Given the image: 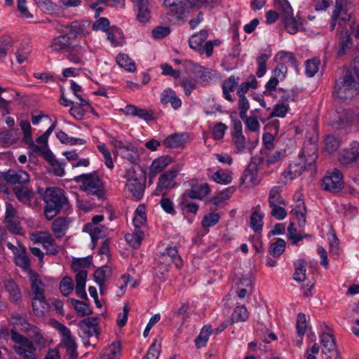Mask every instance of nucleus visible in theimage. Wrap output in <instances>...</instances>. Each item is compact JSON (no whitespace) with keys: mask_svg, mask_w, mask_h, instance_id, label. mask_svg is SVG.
Returning <instances> with one entry per match:
<instances>
[{"mask_svg":"<svg viewBox=\"0 0 359 359\" xmlns=\"http://www.w3.org/2000/svg\"><path fill=\"white\" fill-rule=\"evenodd\" d=\"M31 290L33 294L32 298H42L45 297L43 283L40 280L37 274H33L30 277Z\"/></svg>","mask_w":359,"mask_h":359,"instance_id":"c85d7f7f","label":"nucleus"},{"mask_svg":"<svg viewBox=\"0 0 359 359\" xmlns=\"http://www.w3.org/2000/svg\"><path fill=\"white\" fill-rule=\"evenodd\" d=\"M261 155V162L271 165L280 161L284 156V152L283 151L262 150Z\"/></svg>","mask_w":359,"mask_h":359,"instance_id":"393cba45","label":"nucleus"},{"mask_svg":"<svg viewBox=\"0 0 359 359\" xmlns=\"http://www.w3.org/2000/svg\"><path fill=\"white\" fill-rule=\"evenodd\" d=\"M43 200L46 203L44 214L48 220L53 219L67 202L62 189L50 187L46 189Z\"/></svg>","mask_w":359,"mask_h":359,"instance_id":"20e7f679","label":"nucleus"},{"mask_svg":"<svg viewBox=\"0 0 359 359\" xmlns=\"http://www.w3.org/2000/svg\"><path fill=\"white\" fill-rule=\"evenodd\" d=\"M271 57V53H262L259 55L257 59L258 69L257 71V76L262 77L266 72V63Z\"/></svg>","mask_w":359,"mask_h":359,"instance_id":"603ef678","label":"nucleus"},{"mask_svg":"<svg viewBox=\"0 0 359 359\" xmlns=\"http://www.w3.org/2000/svg\"><path fill=\"white\" fill-rule=\"evenodd\" d=\"M32 308L34 314L38 317H41L48 311L49 304L46 301L45 297L32 298Z\"/></svg>","mask_w":359,"mask_h":359,"instance_id":"7c9ffc66","label":"nucleus"},{"mask_svg":"<svg viewBox=\"0 0 359 359\" xmlns=\"http://www.w3.org/2000/svg\"><path fill=\"white\" fill-rule=\"evenodd\" d=\"M91 262L92 259L89 257L74 259L72 264V269L74 271H86L85 269L90 266Z\"/></svg>","mask_w":359,"mask_h":359,"instance_id":"79ce46f5","label":"nucleus"},{"mask_svg":"<svg viewBox=\"0 0 359 359\" xmlns=\"http://www.w3.org/2000/svg\"><path fill=\"white\" fill-rule=\"evenodd\" d=\"M294 279L297 282H302L306 279L305 262L302 259L299 261L298 266L295 268Z\"/></svg>","mask_w":359,"mask_h":359,"instance_id":"680f3d73","label":"nucleus"},{"mask_svg":"<svg viewBox=\"0 0 359 359\" xmlns=\"http://www.w3.org/2000/svg\"><path fill=\"white\" fill-rule=\"evenodd\" d=\"M57 330L62 335V344L66 348V351L70 359H76L78 357L76 352L77 346L70 330L61 323H59Z\"/></svg>","mask_w":359,"mask_h":359,"instance_id":"f8f14e48","label":"nucleus"},{"mask_svg":"<svg viewBox=\"0 0 359 359\" xmlns=\"http://www.w3.org/2000/svg\"><path fill=\"white\" fill-rule=\"evenodd\" d=\"M74 290V283L69 276L64 277L60 283V290L63 296H68Z\"/></svg>","mask_w":359,"mask_h":359,"instance_id":"864d4df0","label":"nucleus"},{"mask_svg":"<svg viewBox=\"0 0 359 359\" xmlns=\"http://www.w3.org/2000/svg\"><path fill=\"white\" fill-rule=\"evenodd\" d=\"M191 67V72L198 79L199 83L203 86L209 84L217 76V72L212 69H206L198 64L191 61L189 62Z\"/></svg>","mask_w":359,"mask_h":359,"instance_id":"ddd939ff","label":"nucleus"},{"mask_svg":"<svg viewBox=\"0 0 359 359\" xmlns=\"http://www.w3.org/2000/svg\"><path fill=\"white\" fill-rule=\"evenodd\" d=\"M13 192L17 198L24 203L29 202L34 195L32 191L22 187H15L13 188Z\"/></svg>","mask_w":359,"mask_h":359,"instance_id":"58836bf2","label":"nucleus"},{"mask_svg":"<svg viewBox=\"0 0 359 359\" xmlns=\"http://www.w3.org/2000/svg\"><path fill=\"white\" fill-rule=\"evenodd\" d=\"M248 318V313L246 307L240 306L236 307L231 315V319L236 322H244Z\"/></svg>","mask_w":359,"mask_h":359,"instance_id":"5fc2aeb1","label":"nucleus"},{"mask_svg":"<svg viewBox=\"0 0 359 359\" xmlns=\"http://www.w3.org/2000/svg\"><path fill=\"white\" fill-rule=\"evenodd\" d=\"M117 64L128 72H133L136 69L134 61L124 53H119L116 57Z\"/></svg>","mask_w":359,"mask_h":359,"instance_id":"2f4dec72","label":"nucleus"},{"mask_svg":"<svg viewBox=\"0 0 359 359\" xmlns=\"http://www.w3.org/2000/svg\"><path fill=\"white\" fill-rule=\"evenodd\" d=\"M359 86V70L355 68L347 69L344 76L336 80L334 96L340 100L351 99L358 94Z\"/></svg>","mask_w":359,"mask_h":359,"instance_id":"f03ea898","label":"nucleus"},{"mask_svg":"<svg viewBox=\"0 0 359 359\" xmlns=\"http://www.w3.org/2000/svg\"><path fill=\"white\" fill-rule=\"evenodd\" d=\"M15 264L20 267L27 269L30 267L29 259L27 255L25 248L15 255Z\"/></svg>","mask_w":359,"mask_h":359,"instance_id":"de8ad7c7","label":"nucleus"},{"mask_svg":"<svg viewBox=\"0 0 359 359\" xmlns=\"http://www.w3.org/2000/svg\"><path fill=\"white\" fill-rule=\"evenodd\" d=\"M212 330L210 326H204L195 339L196 346L198 348L204 347L209 339Z\"/></svg>","mask_w":359,"mask_h":359,"instance_id":"ea45409f","label":"nucleus"},{"mask_svg":"<svg viewBox=\"0 0 359 359\" xmlns=\"http://www.w3.org/2000/svg\"><path fill=\"white\" fill-rule=\"evenodd\" d=\"M110 269L108 266L105 265L99 269H96L94 272V279L95 283L99 285L100 292H102L104 288L107 272L110 271Z\"/></svg>","mask_w":359,"mask_h":359,"instance_id":"f704fd0d","label":"nucleus"},{"mask_svg":"<svg viewBox=\"0 0 359 359\" xmlns=\"http://www.w3.org/2000/svg\"><path fill=\"white\" fill-rule=\"evenodd\" d=\"M282 204L271 203L269 205L271 209V215L278 220L285 219L287 216V212L284 207L281 206Z\"/></svg>","mask_w":359,"mask_h":359,"instance_id":"13d9d810","label":"nucleus"},{"mask_svg":"<svg viewBox=\"0 0 359 359\" xmlns=\"http://www.w3.org/2000/svg\"><path fill=\"white\" fill-rule=\"evenodd\" d=\"M8 184H26L29 182V175L24 170H8Z\"/></svg>","mask_w":359,"mask_h":359,"instance_id":"b1692460","label":"nucleus"},{"mask_svg":"<svg viewBox=\"0 0 359 359\" xmlns=\"http://www.w3.org/2000/svg\"><path fill=\"white\" fill-rule=\"evenodd\" d=\"M42 245L46 250V252L48 255H55L58 253V246L55 243L53 237L50 233L46 236L43 243H42Z\"/></svg>","mask_w":359,"mask_h":359,"instance_id":"49530a36","label":"nucleus"},{"mask_svg":"<svg viewBox=\"0 0 359 359\" xmlns=\"http://www.w3.org/2000/svg\"><path fill=\"white\" fill-rule=\"evenodd\" d=\"M161 102L164 105L170 103L174 109H178L182 106L181 100L177 97L175 91L170 88H167L162 92Z\"/></svg>","mask_w":359,"mask_h":359,"instance_id":"5701e85b","label":"nucleus"},{"mask_svg":"<svg viewBox=\"0 0 359 359\" xmlns=\"http://www.w3.org/2000/svg\"><path fill=\"white\" fill-rule=\"evenodd\" d=\"M219 220V215L217 213H209L205 215L202 221L201 225L204 228L215 225Z\"/></svg>","mask_w":359,"mask_h":359,"instance_id":"e2e57ef3","label":"nucleus"},{"mask_svg":"<svg viewBox=\"0 0 359 359\" xmlns=\"http://www.w3.org/2000/svg\"><path fill=\"white\" fill-rule=\"evenodd\" d=\"M309 150L311 152H308L306 150V147H304L302 152V155L306 158L305 163L308 165L309 168H306V166L303 165L299 166V165L297 164L290 165L288 174L291 175V179L299 176L304 170H307L309 168L311 169V166L315 163L318 158L316 144H310Z\"/></svg>","mask_w":359,"mask_h":359,"instance_id":"6e6552de","label":"nucleus"},{"mask_svg":"<svg viewBox=\"0 0 359 359\" xmlns=\"http://www.w3.org/2000/svg\"><path fill=\"white\" fill-rule=\"evenodd\" d=\"M320 341L323 346V354L327 355H334L339 353L337 350L335 341L332 334L329 333H323L320 336Z\"/></svg>","mask_w":359,"mask_h":359,"instance_id":"6ab92c4d","label":"nucleus"},{"mask_svg":"<svg viewBox=\"0 0 359 359\" xmlns=\"http://www.w3.org/2000/svg\"><path fill=\"white\" fill-rule=\"evenodd\" d=\"M306 315L302 313H299L297 315L296 328L299 336L302 337L304 335L306 330Z\"/></svg>","mask_w":359,"mask_h":359,"instance_id":"69168bd1","label":"nucleus"},{"mask_svg":"<svg viewBox=\"0 0 359 359\" xmlns=\"http://www.w3.org/2000/svg\"><path fill=\"white\" fill-rule=\"evenodd\" d=\"M275 7L280 12L283 22L288 33L294 34L297 30V23L293 17V10L287 0H276Z\"/></svg>","mask_w":359,"mask_h":359,"instance_id":"0eeeda50","label":"nucleus"},{"mask_svg":"<svg viewBox=\"0 0 359 359\" xmlns=\"http://www.w3.org/2000/svg\"><path fill=\"white\" fill-rule=\"evenodd\" d=\"M189 189H187L182 194L183 198L203 200L210 194V189L208 183L202 182L196 178L188 181Z\"/></svg>","mask_w":359,"mask_h":359,"instance_id":"1a4fd4ad","label":"nucleus"},{"mask_svg":"<svg viewBox=\"0 0 359 359\" xmlns=\"http://www.w3.org/2000/svg\"><path fill=\"white\" fill-rule=\"evenodd\" d=\"M146 222L147 217L144 206L142 205H139L135 212L133 224L134 226H142L146 224Z\"/></svg>","mask_w":359,"mask_h":359,"instance_id":"6e6d98bb","label":"nucleus"},{"mask_svg":"<svg viewBox=\"0 0 359 359\" xmlns=\"http://www.w3.org/2000/svg\"><path fill=\"white\" fill-rule=\"evenodd\" d=\"M234 191V187L226 188L222 191L219 192L217 196L212 197L210 202L215 205H219L223 201L229 199Z\"/></svg>","mask_w":359,"mask_h":359,"instance_id":"a19ab883","label":"nucleus"},{"mask_svg":"<svg viewBox=\"0 0 359 359\" xmlns=\"http://www.w3.org/2000/svg\"><path fill=\"white\" fill-rule=\"evenodd\" d=\"M289 111L288 105L285 104H277L273 107V111L270 114V117H281L283 118L286 116Z\"/></svg>","mask_w":359,"mask_h":359,"instance_id":"338daca9","label":"nucleus"},{"mask_svg":"<svg viewBox=\"0 0 359 359\" xmlns=\"http://www.w3.org/2000/svg\"><path fill=\"white\" fill-rule=\"evenodd\" d=\"M4 287L9 294L10 301L13 303H18L21 301L22 295L18 285L11 280H6L4 282Z\"/></svg>","mask_w":359,"mask_h":359,"instance_id":"bb28decb","label":"nucleus"},{"mask_svg":"<svg viewBox=\"0 0 359 359\" xmlns=\"http://www.w3.org/2000/svg\"><path fill=\"white\" fill-rule=\"evenodd\" d=\"M85 230L89 232L92 240L93 248H94L97 245V240L102 236L104 226L87 224L85 225Z\"/></svg>","mask_w":359,"mask_h":359,"instance_id":"72a5a7b5","label":"nucleus"},{"mask_svg":"<svg viewBox=\"0 0 359 359\" xmlns=\"http://www.w3.org/2000/svg\"><path fill=\"white\" fill-rule=\"evenodd\" d=\"M286 242L283 238H278L277 241L271 243L269 248V252L274 257L280 256L285 250Z\"/></svg>","mask_w":359,"mask_h":359,"instance_id":"4c0bfd02","label":"nucleus"},{"mask_svg":"<svg viewBox=\"0 0 359 359\" xmlns=\"http://www.w3.org/2000/svg\"><path fill=\"white\" fill-rule=\"evenodd\" d=\"M160 352L161 346L160 344H156V341H154L150 346L146 356H144L143 359H158Z\"/></svg>","mask_w":359,"mask_h":359,"instance_id":"774afa93","label":"nucleus"},{"mask_svg":"<svg viewBox=\"0 0 359 359\" xmlns=\"http://www.w3.org/2000/svg\"><path fill=\"white\" fill-rule=\"evenodd\" d=\"M297 205L295 208V212L299 226H304L306 223V208L304 202L302 199L297 201Z\"/></svg>","mask_w":359,"mask_h":359,"instance_id":"a18cd8bd","label":"nucleus"},{"mask_svg":"<svg viewBox=\"0 0 359 359\" xmlns=\"http://www.w3.org/2000/svg\"><path fill=\"white\" fill-rule=\"evenodd\" d=\"M257 165L253 162L250 163L241 177V184L248 183L249 185L252 186L258 184L259 180L257 177Z\"/></svg>","mask_w":359,"mask_h":359,"instance_id":"2eb2a0df","label":"nucleus"},{"mask_svg":"<svg viewBox=\"0 0 359 359\" xmlns=\"http://www.w3.org/2000/svg\"><path fill=\"white\" fill-rule=\"evenodd\" d=\"M71 219L66 217L56 218L52 224V231L57 238L63 237L69 226Z\"/></svg>","mask_w":359,"mask_h":359,"instance_id":"aec40b11","label":"nucleus"},{"mask_svg":"<svg viewBox=\"0 0 359 359\" xmlns=\"http://www.w3.org/2000/svg\"><path fill=\"white\" fill-rule=\"evenodd\" d=\"M49 48L52 52H67V58L74 64L83 65L85 48L81 44H72V39L68 34L55 36L50 42Z\"/></svg>","mask_w":359,"mask_h":359,"instance_id":"f257e3e1","label":"nucleus"},{"mask_svg":"<svg viewBox=\"0 0 359 359\" xmlns=\"http://www.w3.org/2000/svg\"><path fill=\"white\" fill-rule=\"evenodd\" d=\"M13 46L12 39L8 36H2L0 37V60L4 59L8 53V50Z\"/></svg>","mask_w":359,"mask_h":359,"instance_id":"8fccbe9b","label":"nucleus"},{"mask_svg":"<svg viewBox=\"0 0 359 359\" xmlns=\"http://www.w3.org/2000/svg\"><path fill=\"white\" fill-rule=\"evenodd\" d=\"M334 10H338L339 13L337 19L339 20V26L343 27L351 18V14L344 6L337 1Z\"/></svg>","mask_w":359,"mask_h":359,"instance_id":"c03bdc74","label":"nucleus"},{"mask_svg":"<svg viewBox=\"0 0 359 359\" xmlns=\"http://www.w3.org/2000/svg\"><path fill=\"white\" fill-rule=\"evenodd\" d=\"M111 143L115 151L123 159L133 165H137L140 162V154L137 147L130 142H123L117 138H113Z\"/></svg>","mask_w":359,"mask_h":359,"instance_id":"423d86ee","label":"nucleus"},{"mask_svg":"<svg viewBox=\"0 0 359 359\" xmlns=\"http://www.w3.org/2000/svg\"><path fill=\"white\" fill-rule=\"evenodd\" d=\"M80 328L88 337L94 335L98 336L99 332L97 328V318L88 317L81 320L79 323Z\"/></svg>","mask_w":359,"mask_h":359,"instance_id":"4be33fe9","label":"nucleus"},{"mask_svg":"<svg viewBox=\"0 0 359 359\" xmlns=\"http://www.w3.org/2000/svg\"><path fill=\"white\" fill-rule=\"evenodd\" d=\"M340 145V141L334 135H327L325 140V149L330 154L336 151Z\"/></svg>","mask_w":359,"mask_h":359,"instance_id":"3c124183","label":"nucleus"},{"mask_svg":"<svg viewBox=\"0 0 359 359\" xmlns=\"http://www.w3.org/2000/svg\"><path fill=\"white\" fill-rule=\"evenodd\" d=\"M18 129H11L0 133V142L6 144H12L17 139Z\"/></svg>","mask_w":359,"mask_h":359,"instance_id":"09e8293b","label":"nucleus"},{"mask_svg":"<svg viewBox=\"0 0 359 359\" xmlns=\"http://www.w3.org/2000/svg\"><path fill=\"white\" fill-rule=\"evenodd\" d=\"M171 162V158L168 156H162L153 161L150 172L156 175L164 170Z\"/></svg>","mask_w":359,"mask_h":359,"instance_id":"c756f323","label":"nucleus"},{"mask_svg":"<svg viewBox=\"0 0 359 359\" xmlns=\"http://www.w3.org/2000/svg\"><path fill=\"white\" fill-rule=\"evenodd\" d=\"M7 229L13 233L20 235L22 233L19 217L4 221Z\"/></svg>","mask_w":359,"mask_h":359,"instance_id":"0e129e2a","label":"nucleus"},{"mask_svg":"<svg viewBox=\"0 0 359 359\" xmlns=\"http://www.w3.org/2000/svg\"><path fill=\"white\" fill-rule=\"evenodd\" d=\"M15 353L23 359H36L35 351L36 348L32 341L24 346H14Z\"/></svg>","mask_w":359,"mask_h":359,"instance_id":"a878e982","label":"nucleus"},{"mask_svg":"<svg viewBox=\"0 0 359 359\" xmlns=\"http://www.w3.org/2000/svg\"><path fill=\"white\" fill-rule=\"evenodd\" d=\"M320 60L316 58L308 60L306 62L305 73L309 77L313 76L318 71Z\"/></svg>","mask_w":359,"mask_h":359,"instance_id":"bf43d9fd","label":"nucleus"},{"mask_svg":"<svg viewBox=\"0 0 359 359\" xmlns=\"http://www.w3.org/2000/svg\"><path fill=\"white\" fill-rule=\"evenodd\" d=\"M263 226V215L258 211H255L250 217V227L255 233H260Z\"/></svg>","mask_w":359,"mask_h":359,"instance_id":"37998d69","label":"nucleus"},{"mask_svg":"<svg viewBox=\"0 0 359 359\" xmlns=\"http://www.w3.org/2000/svg\"><path fill=\"white\" fill-rule=\"evenodd\" d=\"M359 158V142H354L349 149H344L339 155V162L347 165L355 161Z\"/></svg>","mask_w":359,"mask_h":359,"instance_id":"a211bd4d","label":"nucleus"},{"mask_svg":"<svg viewBox=\"0 0 359 359\" xmlns=\"http://www.w3.org/2000/svg\"><path fill=\"white\" fill-rule=\"evenodd\" d=\"M124 177L126 179V191L135 201H140L145 190L146 172L143 169L137 172L134 168H130L126 170Z\"/></svg>","mask_w":359,"mask_h":359,"instance_id":"7ed1b4c3","label":"nucleus"},{"mask_svg":"<svg viewBox=\"0 0 359 359\" xmlns=\"http://www.w3.org/2000/svg\"><path fill=\"white\" fill-rule=\"evenodd\" d=\"M164 5L170 8V15L182 19L194 6L191 0H165Z\"/></svg>","mask_w":359,"mask_h":359,"instance_id":"9d476101","label":"nucleus"},{"mask_svg":"<svg viewBox=\"0 0 359 359\" xmlns=\"http://www.w3.org/2000/svg\"><path fill=\"white\" fill-rule=\"evenodd\" d=\"M208 36V32L207 30H201L197 34L191 36L189 40V47L200 53H204V45L203 43L206 41Z\"/></svg>","mask_w":359,"mask_h":359,"instance_id":"412c9836","label":"nucleus"},{"mask_svg":"<svg viewBox=\"0 0 359 359\" xmlns=\"http://www.w3.org/2000/svg\"><path fill=\"white\" fill-rule=\"evenodd\" d=\"M282 189L278 186L273 187L269 194V205L271 203L282 204L283 206L287 205L288 203L280 195Z\"/></svg>","mask_w":359,"mask_h":359,"instance_id":"473e14b6","label":"nucleus"},{"mask_svg":"<svg viewBox=\"0 0 359 359\" xmlns=\"http://www.w3.org/2000/svg\"><path fill=\"white\" fill-rule=\"evenodd\" d=\"M187 135L183 133H174L168 136L163 141V144L168 148H179L186 143Z\"/></svg>","mask_w":359,"mask_h":359,"instance_id":"cd10ccee","label":"nucleus"},{"mask_svg":"<svg viewBox=\"0 0 359 359\" xmlns=\"http://www.w3.org/2000/svg\"><path fill=\"white\" fill-rule=\"evenodd\" d=\"M178 173L179 170L177 168H172L163 172L158 178L157 189L162 190L174 187L176 185L174 180Z\"/></svg>","mask_w":359,"mask_h":359,"instance_id":"dca6fc26","label":"nucleus"},{"mask_svg":"<svg viewBox=\"0 0 359 359\" xmlns=\"http://www.w3.org/2000/svg\"><path fill=\"white\" fill-rule=\"evenodd\" d=\"M161 256L165 257L168 256L170 261L175 263L176 267L180 269L182 266V260L178 255V250L176 247H168L165 251L162 253Z\"/></svg>","mask_w":359,"mask_h":359,"instance_id":"e433bc0d","label":"nucleus"},{"mask_svg":"<svg viewBox=\"0 0 359 359\" xmlns=\"http://www.w3.org/2000/svg\"><path fill=\"white\" fill-rule=\"evenodd\" d=\"M344 184L343 175L337 168L328 172L322 180L323 189L331 192H339L344 188Z\"/></svg>","mask_w":359,"mask_h":359,"instance_id":"9b49d317","label":"nucleus"},{"mask_svg":"<svg viewBox=\"0 0 359 359\" xmlns=\"http://www.w3.org/2000/svg\"><path fill=\"white\" fill-rule=\"evenodd\" d=\"M121 353V344L118 341L113 342L102 355L101 359H118Z\"/></svg>","mask_w":359,"mask_h":359,"instance_id":"c9c22d12","label":"nucleus"},{"mask_svg":"<svg viewBox=\"0 0 359 359\" xmlns=\"http://www.w3.org/2000/svg\"><path fill=\"white\" fill-rule=\"evenodd\" d=\"M137 11V19L142 23L148 22L151 18L148 0H132Z\"/></svg>","mask_w":359,"mask_h":359,"instance_id":"f3484780","label":"nucleus"},{"mask_svg":"<svg viewBox=\"0 0 359 359\" xmlns=\"http://www.w3.org/2000/svg\"><path fill=\"white\" fill-rule=\"evenodd\" d=\"M74 180L81 184L82 190L88 195L93 196L98 199L104 198L105 190L97 172L76 176Z\"/></svg>","mask_w":359,"mask_h":359,"instance_id":"39448f33","label":"nucleus"},{"mask_svg":"<svg viewBox=\"0 0 359 359\" xmlns=\"http://www.w3.org/2000/svg\"><path fill=\"white\" fill-rule=\"evenodd\" d=\"M352 45L353 43L350 36V34L348 32H346L341 39V41L340 43L339 48L338 50V55H344L346 53V50L352 47Z\"/></svg>","mask_w":359,"mask_h":359,"instance_id":"052dcab7","label":"nucleus"},{"mask_svg":"<svg viewBox=\"0 0 359 359\" xmlns=\"http://www.w3.org/2000/svg\"><path fill=\"white\" fill-rule=\"evenodd\" d=\"M90 27L91 22L89 20H76L67 25V28L69 29L68 34L72 36V40H75L78 35L89 34Z\"/></svg>","mask_w":359,"mask_h":359,"instance_id":"4468645a","label":"nucleus"},{"mask_svg":"<svg viewBox=\"0 0 359 359\" xmlns=\"http://www.w3.org/2000/svg\"><path fill=\"white\" fill-rule=\"evenodd\" d=\"M212 178L217 183L221 184H227L232 181L231 172H225L221 170L215 172Z\"/></svg>","mask_w":359,"mask_h":359,"instance_id":"4d7b16f0","label":"nucleus"}]
</instances>
